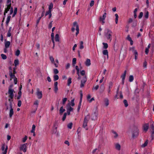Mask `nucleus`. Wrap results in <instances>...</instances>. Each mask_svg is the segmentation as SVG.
Segmentation results:
<instances>
[{
	"label": "nucleus",
	"mask_w": 154,
	"mask_h": 154,
	"mask_svg": "<svg viewBox=\"0 0 154 154\" xmlns=\"http://www.w3.org/2000/svg\"><path fill=\"white\" fill-rule=\"evenodd\" d=\"M51 11L48 10V11L46 12L45 14V16H46L48 14H49V15L51 13Z\"/></svg>",
	"instance_id": "obj_60"
},
{
	"label": "nucleus",
	"mask_w": 154,
	"mask_h": 154,
	"mask_svg": "<svg viewBox=\"0 0 154 154\" xmlns=\"http://www.w3.org/2000/svg\"><path fill=\"white\" fill-rule=\"evenodd\" d=\"M109 88H111L112 87V83L111 82H110L109 84Z\"/></svg>",
	"instance_id": "obj_57"
},
{
	"label": "nucleus",
	"mask_w": 154,
	"mask_h": 154,
	"mask_svg": "<svg viewBox=\"0 0 154 154\" xmlns=\"http://www.w3.org/2000/svg\"><path fill=\"white\" fill-rule=\"evenodd\" d=\"M73 26L74 27H76V28H77V27H79V26L77 24V23L76 22H75L73 23Z\"/></svg>",
	"instance_id": "obj_48"
},
{
	"label": "nucleus",
	"mask_w": 154,
	"mask_h": 154,
	"mask_svg": "<svg viewBox=\"0 0 154 154\" xmlns=\"http://www.w3.org/2000/svg\"><path fill=\"white\" fill-rule=\"evenodd\" d=\"M10 109L9 112V117L10 118H11L14 114V111L12 108V106L11 105H10Z\"/></svg>",
	"instance_id": "obj_13"
},
{
	"label": "nucleus",
	"mask_w": 154,
	"mask_h": 154,
	"mask_svg": "<svg viewBox=\"0 0 154 154\" xmlns=\"http://www.w3.org/2000/svg\"><path fill=\"white\" fill-rule=\"evenodd\" d=\"M85 82H83V80H82L81 81V84L80 85V87L81 88H82L84 86L85 84Z\"/></svg>",
	"instance_id": "obj_50"
},
{
	"label": "nucleus",
	"mask_w": 154,
	"mask_h": 154,
	"mask_svg": "<svg viewBox=\"0 0 154 154\" xmlns=\"http://www.w3.org/2000/svg\"><path fill=\"white\" fill-rule=\"evenodd\" d=\"M90 116L88 114L85 117L83 125V126L84 128H85L87 127V123L88 122Z\"/></svg>",
	"instance_id": "obj_4"
},
{
	"label": "nucleus",
	"mask_w": 154,
	"mask_h": 154,
	"mask_svg": "<svg viewBox=\"0 0 154 154\" xmlns=\"http://www.w3.org/2000/svg\"><path fill=\"white\" fill-rule=\"evenodd\" d=\"M35 126L34 125H33L32 126V129L31 131V133H33L35 131Z\"/></svg>",
	"instance_id": "obj_30"
},
{
	"label": "nucleus",
	"mask_w": 154,
	"mask_h": 154,
	"mask_svg": "<svg viewBox=\"0 0 154 154\" xmlns=\"http://www.w3.org/2000/svg\"><path fill=\"white\" fill-rule=\"evenodd\" d=\"M10 44V42L9 41H7L5 43V48H8Z\"/></svg>",
	"instance_id": "obj_21"
},
{
	"label": "nucleus",
	"mask_w": 154,
	"mask_h": 154,
	"mask_svg": "<svg viewBox=\"0 0 154 154\" xmlns=\"http://www.w3.org/2000/svg\"><path fill=\"white\" fill-rule=\"evenodd\" d=\"M11 18V16H9L8 17L6 21V23H8L9 22Z\"/></svg>",
	"instance_id": "obj_47"
},
{
	"label": "nucleus",
	"mask_w": 154,
	"mask_h": 154,
	"mask_svg": "<svg viewBox=\"0 0 154 154\" xmlns=\"http://www.w3.org/2000/svg\"><path fill=\"white\" fill-rule=\"evenodd\" d=\"M130 50L132 51L133 53H135V51H137L135 50L134 47H132L130 48Z\"/></svg>",
	"instance_id": "obj_54"
},
{
	"label": "nucleus",
	"mask_w": 154,
	"mask_h": 154,
	"mask_svg": "<svg viewBox=\"0 0 154 154\" xmlns=\"http://www.w3.org/2000/svg\"><path fill=\"white\" fill-rule=\"evenodd\" d=\"M9 75L11 77V80L15 78V75L14 74H13L12 71L10 72Z\"/></svg>",
	"instance_id": "obj_23"
},
{
	"label": "nucleus",
	"mask_w": 154,
	"mask_h": 154,
	"mask_svg": "<svg viewBox=\"0 0 154 154\" xmlns=\"http://www.w3.org/2000/svg\"><path fill=\"white\" fill-rule=\"evenodd\" d=\"M2 58L4 60H5L7 58L6 56L3 54H2L1 55Z\"/></svg>",
	"instance_id": "obj_39"
},
{
	"label": "nucleus",
	"mask_w": 154,
	"mask_h": 154,
	"mask_svg": "<svg viewBox=\"0 0 154 154\" xmlns=\"http://www.w3.org/2000/svg\"><path fill=\"white\" fill-rule=\"evenodd\" d=\"M38 103L39 101L37 100H35L34 103V105H36V106L35 107H37V108H38Z\"/></svg>",
	"instance_id": "obj_34"
},
{
	"label": "nucleus",
	"mask_w": 154,
	"mask_h": 154,
	"mask_svg": "<svg viewBox=\"0 0 154 154\" xmlns=\"http://www.w3.org/2000/svg\"><path fill=\"white\" fill-rule=\"evenodd\" d=\"M103 48L105 49H106L108 47V44L106 43H103Z\"/></svg>",
	"instance_id": "obj_42"
},
{
	"label": "nucleus",
	"mask_w": 154,
	"mask_h": 154,
	"mask_svg": "<svg viewBox=\"0 0 154 154\" xmlns=\"http://www.w3.org/2000/svg\"><path fill=\"white\" fill-rule=\"evenodd\" d=\"M115 16L116 17V19H115L116 23V24H117L118 23V22L119 16L117 14H115Z\"/></svg>",
	"instance_id": "obj_28"
},
{
	"label": "nucleus",
	"mask_w": 154,
	"mask_h": 154,
	"mask_svg": "<svg viewBox=\"0 0 154 154\" xmlns=\"http://www.w3.org/2000/svg\"><path fill=\"white\" fill-rule=\"evenodd\" d=\"M54 73L55 74H57L58 73L59 71L57 69H54L53 70Z\"/></svg>",
	"instance_id": "obj_56"
},
{
	"label": "nucleus",
	"mask_w": 154,
	"mask_h": 154,
	"mask_svg": "<svg viewBox=\"0 0 154 154\" xmlns=\"http://www.w3.org/2000/svg\"><path fill=\"white\" fill-rule=\"evenodd\" d=\"M148 140H146L145 143H144L141 145V146L143 147H144L146 146L148 144Z\"/></svg>",
	"instance_id": "obj_32"
},
{
	"label": "nucleus",
	"mask_w": 154,
	"mask_h": 154,
	"mask_svg": "<svg viewBox=\"0 0 154 154\" xmlns=\"http://www.w3.org/2000/svg\"><path fill=\"white\" fill-rule=\"evenodd\" d=\"M112 133L113 134V137L115 138H116L118 137V134L117 133L114 131H112Z\"/></svg>",
	"instance_id": "obj_20"
},
{
	"label": "nucleus",
	"mask_w": 154,
	"mask_h": 154,
	"mask_svg": "<svg viewBox=\"0 0 154 154\" xmlns=\"http://www.w3.org/2000/svg\"><path fill=\"white\" fill-rule=\"evenodd\" d=\"M123 103L125 107H127L128 106V104L127 101L126 100H124L123 101Z\"/></svg>",
	"instance_id": "obj_37"
},
{
	"label": "nucleus",
	"mask_w": 154,
	"mask_h": 154,
	"mask_svg": "<svg viewBox=\"0 0 154 154\" xmlns=\"http://www.w3.org/2000/svg\"><path fill=\"white\" fill-rule=\"evenodd\" d=\"M103 53L104 55L107 56V58H108V52L107 50H104L103 51Z\"/></svg>",
	"instance_id": "obj_19"
},
{
	"label": "nucleus",
	"mask_w": 154,
	"mask_h": 154,
	"mask_svg": "<svg viewBox=\"0 0 154 154\" xmlns=\"http://www.w3.org/2000/svg\"><path fill=\"white\" fill-rule=\"evenodd\" d=\"M139 130L136 127H135L134 130L133 131L132 133V137H137L139 134Z\"/></svg>",
	"instance_id": "obj_7"
},
{
	"label": "nucleus",
	"mask_w": 154,
	"mask_h": 154,
	"mask_svg": "<svg viewBox=\"0 0 154 154\" xmlns=\"http://www.w3.org/2000/svg\"><path fill=\"white\" fill-rule=\"evenodd\" d=\"M59 79V76L57 75H55L54 76V81H56Z\"/></svg>",
	"instance_id": "obj_31"
},
{
	"label": "nucleus",
	"mask_w": 154,
	"mask_h": 154,
	"mask_svg": "<svg viewBox=\"0 0 154 154\" xmlns=\"http://www.w3.org/2000/svg\"><path fill=\"white\" fill-rule=\"evenodd\" d=\"M82 80H83V82H86L87 81V78H86V76H84L83 77Z\"/></svg>",
	"instance_id": "obj_61"
},
{
	"label": "nucleus",
	"mask_w": 154,
	"mask_h": 154,
	"mask_svg": "<svg viewBox=\"0 0 154 154\" xmlns=\"http://www.w3.org/2000/svg\"><path fill=\"white\" fill-rule=\"evenodd\" d=\"M150 131L152 134L151 136L153 137V134H154V125L153 124L150 125Z\"/></svg>",
	"instance_id": "obj_11"
},
{
	"label": "nucleus",
	"mask_w": 154,
	"mask_h": 154,
	"mask_svg": "<svg viewBox=\"0 0 154 154\" xmlns=\"http://www.w3.org/2000/svg\"><path fill=\"white\" fill-rule=\"evenodd\" d=\"M66 115H67V113L66 112H65L64 113L63 116V118L62 119V120L63 121H64L65 120V119L66 117Z\"/></svg>",
	"instance_id": "obj_49"
},
{
	"label": "nucleus",
	"mask_w": 154,
	"mask_h": 154,
	"mask_svg": "<svg viewBox=\"0 0 154 154\" xmlns=\"http://www.w3.org/2000/svg\"><path fill=\"white\" fill-rule=\"evenodd\" d=\"M94 1L93 0H92L90 3V6L91 7H92L94 5Z\"/></svg>",
	"instance_id": "obj_64"
},
{
	"label": "nucleus",
	"mask_w": 154,
	"mask_h": 154,
	"mask_svg": "<svg viewBox=\"0 0 154 154\" xmlns=\"http://www.w3.org/2000/svg\"><path fill=\"white\" fill-rule=\"evenodd\" d=\"M53 7V4L52 3H50L49 5V8H48L49 10L51 11V9Z\"/></svg>",
	"instance_id": "obj_41"
},
{
	"label": "nucleus",
	"mask_w": 154,
	"mask_h": 154,
	"mask_svg": "<svg viewBox=\"0 0 154 154\" xmlns=\"http://www.w3.org/2000/svg\"><path fill=\"white\" fill-rule=\"evenodd\" d=\"M20 54V51L18 50L16 51L15 53V55L17 56H18Z\"/></svg>",
	"instance_id": "obj_55"
},
{
	"label": "nucleus",
	"mask_w": 154,
	"mask_h": 154,
	"mask_svg": "<svg viewBox=\"0 0 154 154\" xmlns=\"http://www.w3.org/2000/svg\"><path fill=\"white\" fill-rule=\"evenodd\" d=\"M26 144H24L21 145L20 147V149L22 150L24 152H26Z\"/></svg>",
	"instance_id": "obj_9"
},
{
	"label": "nucleus",
	"mask_w": 154,
	"mask_h": 154,
	"mask_svg": "<svg viewBox=\"0 0 154 154\" xmlns=\"http://www.w3.org/2000/svg\"><path fill=\"white\" fill-rule=\"evenodd\" d=\"M135 55V59L136 60L137 59V57L138 56V54L137 51H135V53H134Z\"/></svg>",
	"instance_id": "obj_33"
},
{
	"label": "nucleus",
	"mask_w": 154,
	"mask_h": 154,
	"mask_svg": "<svg viewBox=\"0 0 154 154\" xmlns=\"http://www.w3.org/2000/svg\"><path fill=\"white\" fill-rule=\"evenodd\" d=\"M80 73L82 75H84L85 73V71L84 70L80 72Z\"/></svg>",
	"instance_id": "obj_63"
},
{
	"label": "nucleus",
	"mask_w": 154,
	"mask_h": 154,
	"mask_svg": "<svg viewBox=\"0 0 154 154\" xmlns=\"http://www.w3.org/2000/svg\"><path fill=\"white\" fill-rule=\"evenodd\" d=\"M99 87L98 85H97L95 86H94L92 88V90H97Z\"/></svg>",
	"instance_id": "obj_45"
},
{
	"label": "nucleus",
	"mask_w": 154,
	"mask_h": 154,
	"mask_svg": "<svg viewBox=\"0 0 154 154\" xmlns=\"http://www.w3.org/2000/svg\"><path fill=\"white\" fill-rule=\"evenodd\" d=\"M13 87V85H11L8 88V93L9 94V97L11 99H12L14 96L13 92H14V90L11 89V88Z\"/></svg>",
	"instance_id": "obj_3"
},
{
	"label": "nucleus",
	"mask_w": 154,
	"mask_h": 154,
	"mask_svg": "<svg viewBox=\"0 0 154 154\" xmlns=\"http://www.w3.org/2000/svg\"><path fill=\"white\" fill-rule=\"evenodd\" d=\"M83 42L82 41H81L80 42L79 48L83 49L84 48Z\"/></svg>",
	"instance_id": "obj_24"
},
{
	"label": "nucleus",
	"mask_w": 154,
	"mask_h": 154,
	"mask_svg": "<svg viewBox=\"0 0 154 154\" xmlns=\"http://www.w3.org/2000/svg\"><path fill=\"white\" fill-rule=\"evenodd\" d=\"M98 115V114L97 111L95 110V111L92 114V120H95L97 118Z\"/></svg>",
	"instance_id": "obj_8"
},
{
	"label": "nucleus",
	"mask_w": 154,
	"mask_h": 154,
	"mask_svg": "<svg viewBox=\"0 0 154 154\" xmlns=\"http://www.w3.org/2000/svg\"><path fill=\"white\" fill-rule=\"evenodd\" d=\"M137 21H134L133 22V24L132 25V27H135L137 26Z\"/></svg>",
	"instance_id": "obj_44"
},
{
	"label": "nucleus",
	"mask_w": 154,
	"mask_h": 154,
	"mask_svg": "<svg viewBox=\"0 0 154 154\" xmlns=\"http://www.w3.org/2000/svg\"><path fill=\"white\" fill-rule=\"evenodd\" d=\"M27 137L26 136L23 139L22 141L23 142H25L26 140H27Z\"/></svg>",
	"instance_id": "obj_62"
},
{
	"label": "nucleus",
	"mask_w": 154,
	"mask_h": 154,
	"mask_svg": "<svg viewBox=\"0 0 154 154\" xmlns=\"http://www.w3.org/2000/svg\"><path fill=\"white\" fill-rule=\"evenodd\" d=\"M66 109L67 110H68L70 112L72 111L73 110V108H72L69 104L66 106Z\"/></svg>",
	"instance_id": "obj_15"
},
{
	"label": "nucleus",
	"mask_w": 154,
	"mask_h": 154,
	"mask_svg": "<svg viewBox=\"0 0 154 154\" xmlns=\"http://www.w3.org/2000/svg\"><path fill=\"white\" fill-rule=\"evenodd\" d=\"M143 13L142 12H141L140 13L139 15L138 16V17L139 19L141 18L143 16Z\"/></svg>",
	"instance_id": "obj_59"
},
{
	"label": "nucleus",
	"mask_w": 154,
	"mask_h": 154,
	"mask_svg": "<svg viewBox=\"0 0 154 154\" xmlns=\"http://www.w3.org/2000/svg\"><path fill=\"white\" fill-rule=\"evenodd\" d=\"M55 40L56 42H59V35L57 34L55 35Z\"/></svg>",
	"instance_id": "obj_26"
},
{
	"label": "nucleus",
	"mask_w": 154,
	"mask_h": 154,
	"mask_svg": "<svg viewBox=\"0 0 154 154\" xmlns=\"http://www.w3.org/2000/svg\"><path fill=\"white\" fill-rule=\"evenodd\" d=\"M127 71L126 70L125 71L123 74L121 76V77L122 78V82L123 84H124V80L125 79L126 74Z\"/></svg>",
	"instance_id": "obj_10"
},
{
	"label": "nucleus",
	"mask_w": 154,
	"mask_h": 154,
	"mask_svg": "<svg viewBox=\"0 0 154 154\" xmlns=\"http://www.w3.org/2000/svg\"><path fill=\"white\" fill-rule=\"evenodd\" d=\"M49 59L52 63H54V60L53 57L52 56H49Z\"/></svg>",
	"instance_id": "obj_35"
},
{
	"label": "nucleus",
	"mask_w": 154,
	"mask_h": 154,
	"mask_svg": "<svg viewBox=\"0 0 154 154\" xmlns=\"http://www.w3.org/2000/svg\"><path fill=\"white\" fill-rule=\"evenodd\" d=\"M149 17V13L148 11L146 12L144 15V17L145 18L147 19Z\"/></svg>",
	"instance_id": "obj_51"
},
{
	"label": "nucleus",
	"mask_w": 154,
	"mask_h": 154,
	"mask_svg": "<svg viewBox=\"0 0 154 154\" xmlns=\"http://www.w3.org/2000/svg\"><path fill=\"white\" fill-rule=\"evenodd\" d=\"M67 100V99L66 98H64L62 99V104L63 105L65 104Z\"/></svg>",
	"instance_id": "obj_46"
},
{
	"label": "nucleus",
	"mask_w": 154,
	"mask_h": 154,
	"mask_svg": "<svg viewBox=\"0 0 154 154\" xmlns=\"http://www.w3.org/2000/svg\"><path fill=\"white\" fill-rule=\"evenodd\" d=\"M149 128V124H145L143 126V128L145 132H146Z\"/></svg>",
	"instance_id": "obj_14"
},
{
	"label": "nucleus",
	"mask_w": 154,
	"mask_h": 154,
	"mask_svg": "<svg viewBox=\"0 0 154 154\" xmlns=\"http://www.w3.org/2000/svg\"><path fill=\"white\" fill-rule=\"evenodd\" d=\"M15 66H16L19 64V60H15L14 61Z\"/></svg>",
	"instance_id": "obj_40"
},
{
	"label": "nucleus",
	"mask_w": 154,
	"mask_h": 154,
	"mask_svg": "<svg viewBox=\"0 0 154 154\" xmlns=\"http://www.w3.org/2000/svg\"><path fill=\"white\" fill-rule=\"evenodd\" d=\"M147 62L145 60L143 64V66L144 68H146L147 67Z\"/></svg>",
	"instance_id": "obj_52"
},
{
	"label": "nucleus",
	"mask_w": 154,
	"mask_h": 154,
	"mask_svg": "<svg viewBox=\"0 0 154 154\" xmlns=\"http://www.w3.org/2000/svg\"><path fill=\"white\" fill-rule=\"evenodd\" d=\"M58 82H55L54 83V91L55 93H57L58 90V87H57Z\"/></svg>",
	"instance_id": "obj_16"
},
{
	"label": "nucleus",
	"mask_w": 154,
	"mask_h": 154,
	"mask_svg": "<svg viewBox=\"0 0 154 154\" xmlns=\"http://www.w3.org/2000/svg\"><path fill=\"white\" fill-rule=\"evenodd\" d=\"M74 100L75 99H73L71 100L70 105V106H73L75 105V103H74Z\"/></svg>",
	"instance_id": "obj_29"
},
{
	"label": "nucleus",
	"mask_w": 154,
	"mask_h": 154,
	"mask_svg": "<svg viewBox=\"0 0 154 154\" xmlns=\"http://www.w3.org/2000/svg\"><path fill=\"white\" fill-rule=\"evenodd\" d=\"M72 126V122L70 123L67 125L68 128L69 129H71Z\"/></svg>",
	"instance_id": "obj_36"
},
{
	"label": "nucleus",
	"mask_w": 154,
	"mask_h": 154,
	"mask_svg": "<svg viewBox=\"0 0 154 154\" xmlns=\"http://www.w3.org/2000/svg\"><path fill=\"white\" fill-rule=\"evenodd\" d=\"M106 17V13L105 12L103 15L102 16H100L99 18V20L100 22H102V25H103L105 23V20Z\"/></svg>",
	"instance_id": "obj_5"
},
{
	"label": "nucleus",
	"mask_w": 154,
	"mask_h": 154,
	"mask_svg": "<svg viewBox=\"0 0 154 154\" xmlns=\"http://www.w3.org/2000/svg\"><path fill=\"white\" fill-rule=\"evenodd\" d=\"M36 94L37 96V98L38 99H41L42 97V92L40 91V89L38 88L36 89Z\"/></svg>",
	"instance_id": "obj_6"
},
{
	"label": "nucleus",
	"mask_w": 154,
	"mask_h": 154,
	"mask_svg": "<svg viewBox=\"0 0 154 154\" xmlns=\"http://www.w3.org/2000/svg\"><path fill=\"white\" fill-rule=\"evenodd\" d=\"M76 59L75 58H73L72 60V63L73 65H74L76 63Z\"/></svg>",
	"instance_id": "obj_53"
},
{
	"label": "nucleus",
	"mask_w": 154,
	"mask_h": 154,
	"mask_svg": "<svg viewBox=\"0 0 154 154\" xmlns=\"http://www.w3.org/2000/svg\"><path fill=\"white\" fill-rule=\"evenodd\" d=\"M76 35H78V34L79 33V27L77 26V28H76Z\"/></svg>",
	"instance_id": "obj_58"
},
{
	"label": "nucleus",
	"mask_w": 154,
	"mask_h": 154,
	"mask_svg": "<svg viewBox=\"0 0 154 154\" xmlns=\"http://www.w3.org/2000/svg\"><path fill=\"white\" fill-rule=\"evenodd\" d=\"M113 34L112 32L108 29H106L104 31V35L108 40L111 41L112 39V36Z\"/></svg>",
	"instance_id": "obj_2"
},
{
	"label": "nucleus",
	"mask_w": 154,
	"mask_h": 154,
	"mask_svg": "<svg viewBox=\"0 0 154 154\" xmlns=\"http://www.w3.org/2000/svg\"><path fill=\"white\" fill-rule=\"evenodd\" d=\"M134 80V77L132 75H131L129 77V81L132 82Z\"/></svg>",
	"instance_id": "obj_38"
},
{
	"label": "nucleus",
	"mask_w": 154,
	"mask_h": 154,
	"mask_svg": "<svg viewBox=\"0 0 154 154\" xmlns=\"http://www.w3.org/2000/svg\"><path fill=\"white\" fill-rule=\"evenodd\" d=\"M72 79L70 77H69L67 81V85L68 86H69L70 85L71 83H72Z\"/></svg>",
	"instance_id": "obj_27"
},
{
	"label": "nucleus",
	"mask_w": 154,
	"mask_h": 154,
	"mask_svg": "<svg viewBox=\"0 0 154 154\" xmlns=\"http://www.w3.org/2000/svg\"><path fill=\"white\" fill-rule=\"evenodd\" d=\"M85 65L87 66H89L91 65V61L90 59H87L85 62Z\"/></svg>",
	"instance_id": "obj_18"
},
{
	"label": "nucleus",
	"mask_w": 154,
	"mask_h": 154,
	"mask_svg": "<svg viewBox=\"0 0 154 154\" xmlns=\"http://www.w3.org/2000/svg\"><path fill=\"white\" fill-rule=\"evenodd\" d=\"M104 102L106 106H108L109 104V101L108 99L107 98H105L104 100Z\"/></svg>",
	"instance_id": "obj_22"
},
{
	"label": "nucleus",
	"mask_w": 154,
	"mask_h": 154,
	"mask_svg": "<svg viewBox=\"0 0 154 154\" xmlns=\"http://www.w3.org/2000/svg\"><path fill=\"white\" fill-rule=\"evenodd\" d=\"M65 111V109H64L63 106H61L60 109V115H62L63 113Z\"/></svg>",
	"instance_id": "obj_25"
},
{
	"label": "nucleus",
	"mask_w": 154,
	"mask_h": 154,
	"mask_svg": "<svg viewBox=\"0 0 154 154\" xmlns=\"http://www.w3.org/2000/svg\"><path fill=\"white\" fill-rule=\"evenodd\" d=\"M51 37L52 42L53 43H54V33L53 32H52L51 34Z\"/></svg>",
	"instance_id": "obj_43"
},
{
	"label": "nucleus",
	"mask_w": 154,
	"mask_h": 154,
	"mask_svg": "<svg viewBox=\"0 0 154 154\" xmlns=\"http://www.w3.org/2000/svg\"><path fill=\"white\" fill-rule=\"evenodd\" d=\"M115 148L118 150H120L121 149V146L119 143H116L115 144Z\"/></svg>",
	"instance_id": "obj_17"
},
{
	"label": "nucleus",
	"mask_w": 154,
	"mask_h": 154,
	"mask_svg": "<svg viewBox=\"0 0 154 154\" xmlns=\"http://www.w3.org/2000/svg\"><path fill=\"white\" fill-rule=\"evenodd\" d=\"M6 6V8H5L4 15H5L6 13H7L10 9V14H11L13 12V8L11 7V0H7Z\"/></svg>",
	"instance_id": "obj_1"
},
{
	"label": "nucleus",
	"mask_w": 154,
	"mask_h": 154,
	"mask_svg": "<svg viewBox=\"0 0 154 154\" xmlns=\"http://www.w3.org/2000/svg\"><path fill=\"white\" fill-rule=\"evenodd\" d=\"M5 145H3L2 146V151H3L2 152V154H6L7 153L8 147L7 146H6L5 149Z\"/></svg>",
	"instance_id": "obj_12"
}]
</instances>
